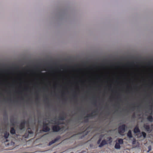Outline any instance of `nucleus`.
I'll return each instance as SVG.
<instances>
[{"mask_svg": "<svg viewBox=\"0 0 153 153\" xmlns=\"http://www.w3.org/2000/svg\"><path fill=\"white\" fill-rule=\"evenodd\" d=\"M134 133L137 134V137L141 138V139H143L146 137V134L144 132H142L140 133V130L137 126H136L135 127L134 130Z\"/></svg>", "mask_w": 153, "mask_h": 153, "instance_id": "f257e3e1", "label": "nucleus"}, {"mask_svg": "<svg viewBox=\"0 0 153 153\" xmlns=\"http://www.w3.org/2000/svg\"><path fill=\"white\" fill-rule=\"evenodd\" d=\"M107 137L106 135L102 134L100 136V139L97 142V144H99V147H102L106 143L105 137Z\"/></svg>", "mask_w": 153, "mask_h": 153, "instance_id": "f03ea898", "label": "nucleus"}, {"mask_svg": "<svg viewBox=\"0 0 153 153\" xmlns=\"http://www.w3.org/2000/svg\"><path fill=\"white\" fill-rule=\"evenodd\" d=\"M126 126L124 125H123L120 126L118 128V131L119 133L122 135L125 132V128Z\"/></svg>", "mask_w": 153, "mask_h": 153, "instance_id": "7ed1b4c3", "label": "nucleus"}, {"mask_svg": "<svg viewBox=\"0 0 153 153\" xmlns=\"http://www.w3.org/2000/svg\"><path fill=\"white\" fill-rule=\"evenodd\" d=\"M53 129L54 131H58L60 129V127L58 126H54L53 128Z\"/></svg>", "mask_w": 153, "mask_h": 153, "instance_id": "20e7f679", "label": "nucleus"}, {"mask_svg": "<svg viewBox=\"0 0 153 153\" xmlns=\"http://www.w3.org/2000/svg\"><path fill=\"white\" fill-rule=\"evenodd\" d=\"M127 136L129 138H131L133 137L131 131L129 130L128 131L127 134Z\"/></svg>", "mask_w": 153, "mask_h": 153, "instance_id": "39448f33", "label": "nucleus"}, {"mask_svg": "<svg viewBox=\"0 0 153 153\" xmlns=\"http://www.w3.org/2000/svg\"><path fill=\"white\" fill-rule=\"evenodd\" d=\"M144 127L146 131H150V127L148 125H145Z\"/></svg>", "mask_w": 153, "mask_h": 153, "instance_id": "423d86ee", "label": "nucleus"}, {"mask_svg": "<svg viewBox=\"0 0 153 153\" xmlns=\"http://www.w3.org/2000/svg\"><path fill=\"white\" fill-rule=\"evenodd\" d=\"M9 135V132H8L7 131H6L4 132V137L6 138H7Z\"/></svg>", "mask_w": 153, "mask_h": 153, "instance_id": "0eeeda50", "label": "nucleus"}, {"mask_svg": "<svg viewBox=\"0 0 153 153\" xmlns=\"http://www.w3.org/2000/svg\"><path fill=\"white\" fill-rule=\"evenodd\" d=\"M120 146L119 143H117L115 146V148L116 149H119L120 148Z\"/></svg>", "mask_w": 153, "mask_h": 153, "instance_id": "6e6552de", "label": "nucleus"}, {"mask_svg": "<svg viewBox=\"0 0 153 153\" xmlns=\"http://www.w3.org/2000/svg\"><path fill=\"white\" fill-rule=\"evenodd\" d=\"M10 132L11 134H14L15 132V129L14 128H11Z\"/></svg>", "mask_w": 153, "mask_h": 153, "instance_id": "1a4fd4ad", "label": "nucleus"}, {"mask_svg": "<svg viewBox=\"0 0 153 153\" xmlns=\"http://www.w3.org/2000/svg\"><path fill=\"white\" fill-rule=\"evenodd\" d=\"M57 139H55L54 140L52 141H51L49 143V145H51L52 144L54 143H55L57 141Z\"/></svg>", "mask_w": 153, "mask_h": 153, "instance_id": "9d476101", "label": "nucleus"}, {"mask_svg": "<svg viewBox=\"0 0 153 153\" xmlns=\"http://www.w3.org/2000/svg\"><path fill=\"white\" fill-rule=\"evenodd\" d=\"M148 120L150 122H152L153 121V118L151 116H149L147 117Z\"/></svg>", "mask_w": 153, "mask_h": 153, "instance_id": "9b49d317", "label": "nucleus"}, {"mask_svg": "<svg viewBox=\"0 0 153 153\" xmlns=\"http://www.w3.org/2000/svg\"><path fill=\"white\" fill-rule=\"evenodd\" d=\"M25 121H24L21 124V129H23L24 127L25 126Z\"/></svg>", "mask_w": 153, "mask_h": 153, "instance_id": "f8f14e48", "label": "nucleus"}, {"mask_svg": "<svg viewBox=\"0 0 153 153\" xmlns=\"http://www.w3.org/2000/svg\"><path fill=\"white\" fill-rule=\"evenodd\" d=\"M118 143L119 144H122L123 143V141L122 139H120L118 141Z\"/></svg>", "mask_w": 153, "mask_h": 153, "instance_id": "ddd939ff", "label": "nucleus"}, {"mask_svg": "<svg viewBox=\"0 0 153 153\" xmlns=\"http://www.w3.org/2000/svg\"><path fill=\"white\" fill-rule=\"evenodd\" d=\"M44 131H49L50 128L48 127H47L46 129H45L44 128Z\"/></svg>", "mask_w": 153, "mask_h": 153, "instance_id": "4468645a", "label": "nucleus"}, {"mask_svg": "<svg viewBox=\"0 0 153 153\" xmlns=\"http://www.w3.org/2000/svg\"><path fill=\"white\" fill-rule=\"evenodd\" d=\"M107 138V141H108L110 142H111V138L110 137H108Z\"/></svg>", "mask_w": 153, "mask_h": 153, "instance_id": "2eb2a0df", "label": "nucleus"}, {"mask_svg": "<svg viewBox=\"0 0 153 153\" xmlns=\"http://www.w3.org/2000/svg\"><path fill=\"white\" fill-rule=\"evenodd\" d=\"M54 123H55V124H56V122H55Z\"/></svg>", "mask_w": 153, "mask_h": 153, "instance_id": "dca6fc26", "label": "nucleus"}]
</instances>
